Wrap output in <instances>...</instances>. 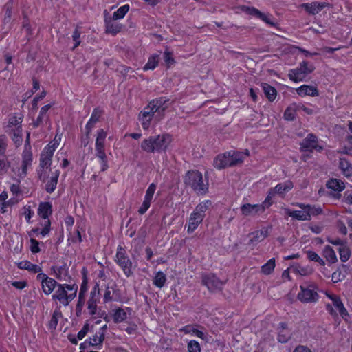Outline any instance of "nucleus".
I'll use <instances>...</instances> for the list:
<instances>
[{
	"mask_svg": "<svg viewBox=\"0 0 352 352\" xmlns=\"http://www.w3.org/2000/svg\"><path fill=\"white\" fill-rule=\"evenodd\" d=\"M52 213L53 206L52 203L49 201L40 202L37 209V214L43 220V221L39 222L42 228H33L29 232V235L31 236V233H34L37 236L39 235L43 237L47 236L52 230V222L50 217Z\"/></svg>",
	"mask_w": 352,
	"mask_h": 352,
	"instance_id": "1",
	"label": "nucleus"
},
{
	"mask_svg": "<svg viewBox=\"0 0 352 352\" xmlns=\"http://www.w3.org/2000/svg\"><path fill=\"white\" fill-rule=\"evenodd\" d=\"M172 142V135L163 133L157 136H150L141 142V148L147 153L165 152Z\"/></svg>",
	"mask_w": 352,
	"mask_h": 352,
	"instance_id": "2",
	"label": "nucleus"
},
{
	"mask_svg": "<svg viewBox=\"0 0 352 352\" xmlns=\"http://www.w3.org/2000/svg\"><path fill=\"white\" fill-rule=\"evenodd\" d=\"M78 287L77 284L58 283L52 298L63 306H67L76 296Z\"/></svg>",
	"mask_w": 352,
	"mask_h": 352,
	"instance_id": "3",
	"label": "nucleus"
},
{
	"mask_svg": "<svg viewBox=\"0 0 352 352\" xmlns=\"http://www.w3.org/2000/svg\"><path fill=\"white\" fill-rule=\"evenodd\" d=\"M242 153L236 151H229L217 155L213 161V166L217 170L232 167L243 162Z\"/></svg>",
	"mask_w": 352,
	"mask_h": 352,
	"instance_id": "4",
	"label": "nucleus"
},
{
	"mask_svg": "<svg viewBox=\"0 0 352 352\" xmlns=\"http://www.w3.org/2000/svg\"><path fill=\"white\" fill-rule=\"evenodd\" d=\"M100 299V289L98 283H96L89 294L88 300H85V304L82 307L80 314H76L77 317L84 316L85 318H96L98 313V304Z\"/></svg>",
	"mask_w": 352,
	"mask_h": 352,
	"instance_id": "5",
	"label": "nucleus"
},
{
	"mask_svg": "<svg viewBox=\"0 0 352 352\" xmlns=\"http://www.w3.org/2000/svg\"><path fill=\"white\" fill-rule=\"evenodd\" d=\"M184 183L197 195H204L208 192V184H204L202 173L197 170H188L184 176Z\"/></svg>",
	"mask_w": 352,
	"mask_h": 352,
	"instance_id": "6",
	"label": "nucleus"
},
{
	"mask_svg": "<svg viewBox=\"0 0 352 352\" xmlns=\"http://www.w3.org/2000/svg\"><path fill=\"white\" fill-rule=\"evenodd\" d=\"M300 292L298 294V300L304 303L316 302L319 300L318 286L315 284L300 285Z\"/></svg>",
	"mask_w": 352,
	"mask_h": 352,
	"instance_id": "7",
	"label": "nucleus"
},
{
	"mask_svg": "<svg viewBox=\"0 0 352 352\" xmlns=\"http://www.w3.org/2000/svg\"><path fill=\"white\" fill-rule=\"evenodd\" d=\"M115 261L123 270L126 277H130L133 274L132 262L127 256L125 249L121 245L117 248Z\"/></svg>",
	"mask_w": 352,
	"mask_h": 352,
	"instance_id": "8",
	"label": "nucleus"
},
{
	"mask_svg": "<svg viewBox=\"0 0 352 352\" xmlns=\"http://www.w3.org/2000/svg\"><path fill=\"white\" fill-rule=\"evenodd\" d=\"M313 71L314 67H309L307 60H303L300 63L299 67L289 71L288 77L292 81L299 82L303 81L306 76L311 74Z\"/></svg>",
	"mask_w": 352,
	"mask_h": 352,
	"instance_id": "9",
	"label": "nucleus"
},
{
	"mask_svg": "<svg viewBox=\"0 0 352 352\" xmlns=\"http://www.w3.org/2000/svg\"><path fill=\"white\" fill-rule=\"evenodd\" d=\"M81 273L82 276V283L80 287L78 300L75 307V314L78 315L80 314L82 307L85 304V296L88 290V277L87 268L84 267L82 269Z\"/></svg>",
	"mask_w": 352,
	"mask_h": 352,
	"instance_id": "10",
	"label": "nucleus"
},
{
	"mask_svg": "<svg viewBox=\"0 0 352 352\" xmlns=\"http://www.w3.org/2000/svg\"><path fill=\"white\" fill-rule=\"evenodd\" d=\"M300 149L302 152L312 153L314 151L321 152L323 146L318 144V138L314 133H309L305 138L300 142Z\"/></svg>",
	"mask_w": 352,
	"mask_h": 352,
	"instance_id": "11",
	"label": "nucleus"
},
{
	"mask_svg": "<svg viewBox=\"0 0 352 352\" xmlns=\"http://www.w3.org/2000/svg\"><path fill=\"white\" fill-rule=\"evenodd\" d=\"M36 280L41 282V290L46 296L52 294L59 283L43 272L36 275Z\"/></svg>",
	"mask_w": 352,
	"mask_h": 352,
	"instance_id": "12",
	"label": "nucleus"
},
{
	"mask_svg": "<svg viewBox=\"0 0 352 352\" xmlns=\"http://www.w3.org/2000/svg\"><path fill=\"white\" fill-rule=\"evenodd\" d=\"M33 160L34 157L32 153L22 152L21 166L16 170V175L20 178L24 179L26 177L28 173V170L32 168Z\"/></svg>",
	"mask_w": 352,
	"mask_h": 352,
	"instance_id": "13",
	"label": "nucleus"
},
{
	"mask_svg": "<svg viewBox=\"0 0 352 352\" xmlns=\"http://www.w3.org/2000/svg\"><path fill=\"white\" fill-rule=\"evenodd\" d=\"M202 285L207 287L208 290H221L225 284V282L219 279L214 274H206L202 276Z\"/></svg>",
	"mask_w": 352,
	"mask_h": 352,
	"instance_id": "14",
	"label": "nucleus"
},
{
	"mask_svg": "<svg viewBox=\"0 0 352 352\" xmlns=\"http://www.w3.org/2000/svg\"><path fill=\"white\" fill-rule=\"evenodd\" d=\"M7 147L6 136L0 135V174L6 173L10 167V162L6 155Z\"/></svg>",
	"mask_w": 352,
	"mask_h": 352,
	"instance_id": "15",
	"label": "nucleus"
},
{
	"mask_svg": "<svg viewBox=\"0 0 352 352\" xmlns=\"http://www.w3.org/2000/svg\"><path fill=\"white\" fill-rule=\"evenodd\" d=\"M241 10L248 15L253 16L255 18L263 21V22L270 25L272 27L275 26V23L271 19V15L263 13L262 12H261L259 10L254 7L242 6H241Z\"/></svg>",
	"mask_w": 352,
	"mask_h": 352,
	"instance_id": "16",
	"label": "nucleus"
},
{
	"mask_svg": "<svg viewBox=\"0 0 352 352\" xmlns=\"http://www.w3.org/2000/svg\"><path fill=\"white\" fill-rule=\"evenodd\" d=\"M155 113V112L149 108L148 105L144 107L139 113L138 120L144 131L150 129Z\"/></svg>",
	"mask_w": 352,
	"mask_h": 352,
	"instance_id": "17",
	"label": "nucleus"
},
{
	"mask_svg": "<svg viewBox=\"0 0 352 352\" xmlns=\"http://www.w3.org/2000/svg\"><path fill=\"white\" fill-rule=\"evenodd\" d=\"M132 311V308L129 307H116L111 310L110 316L114 323L119 324L125 321L127 316L131 315Z\"/></svg>",
	"mask_w": 352,
	"mask_h": 352,
	"instance_id": "18",
	"label": "nucleus"
},
{
	"mask_svg": "<svg viewBox=\"0 0 352 352\" xmlns=\"http://www.w3.org/2000/svg\"><path fill=\"white\" fill-rule=\"evenodd\" d=\"M325 295L328 298H329L332 301L333 306L338 311L341 317L343 319L346 320L349 315L346 309L344 307V305L340 297L336 294L330 293L329 292H326Z\"/></svg>",
	"mask_w": 352,
	"mask_h": 352,
	"instance_id": "19",
	"label": "nucleus"
},
{
	"mask_svg": "<svg viewBox=\"0 0 352 352\" xmlns=\"http://www.w3.org/2000/svg\"><path fill=\"white\" fill-rule=\"evenodd\" d=\"M271 228L270 226L250 232L249 234L250 237L249 244L255 245L264 241L269 236Z\"/></svg>",
	"mask_w": 352,
	"mask_h": 352,
	"instance_id": "20",
	"label": "nucleus"
},
{
	"mask_svg": "<svg viewBox=\"0 0 352 352\" xmlns=\"http://www.w3.org/2000/svg\"><path fill=\"white\" fill-rule=\"evenodd\" d=\"M329 6V3L326 2L314 1L311 3H302L300 7L303 8L308 14L316 15L322 11L324 8Z\"/></svg>",
	"mask_w": 352,
	"mask_h": 352,
	"instance_id": "21",
	"label": "nucleus"
},
{
	"mask_svg": "<svg viewBox=\"0 0 352 352\" xmlns=\"http://www.w3.org/2000/svg\"><path fill=\"white\" fill-rule=\"evenodd\" d=\"M54 154V152H53L50 148L45 146L40 155L39 168L43 170L50 168Z\"/></svg>",
	"mask_w": 352,
	"mask_h": 352,
	"instance_id": "22",
	"label": "nucleus"
},
{
	"mask_svg": "<svg viewBox=\"0 0 352 352\" xmlns=\"http://www.w3.org/2000/svg\"><path fill=\"white\" fill-rule=\"evenodd\" d=\"M241 214L245 217L260 215L264 212L261 204H244L241 206Z\"/></svg>",
	"mask_w": 352,
	"mask_h": 352,
	"instance_id": "23",
	"label": "nucleus"
},
{
	"mask_svg": "<svg viewBox=\"0 0 352 352\" xmlns=\"http://www.w3.org/2000/svg\"><path fill=\"white\" fill-rule=\"evenodd\" d=\"M294 205L300 208V209H306V212H307L309 215V220L311 219V217H316L323 213L322 208L318 204L311 205L296 202L294 204Z\"/></svg>",
	"mask_w": 352,
	"mask_h": 352,
	"instance_id": "24",
	"label": "nucleus"
},
{
	"mask_svg": "<svg viewBox=\"0 0 352 352\" xmlns=\"http://www.w3.org/2000/svg\"><path fill=\"white\" fill-rule=\"evenodd\" d=\"M114 19L112 17L104 16V28L105 33L116 36L117 34L121 32L122 25L117 22H114Z\"/></svg>",
	"mask_w": 352,
	"mask_h": 352,
	"instance_id": "25",
	"label": "nucleus"
},
{
	"mask_svg": "<svg viewBox=\"0 0 352 352\" xmlns=\"http://www.w3.org/2000/svg\"><path fill=\"white\" fill-rule=\"evenodd\" d=\"M104 338V336H102V332L99 333L96 331L92 337L86 339L83 343L80 344V348H82L84 345L89 344L96 349L100 350L102 347Z\"/></svg>",
	"mask_w": 352,
	"mask_h": 352,
	"instance_id": "26",
	"label": "nucleus"
},
{
	"mask_svg": "<svg viewBox=\"0 0 352 352\" xmlns=\"http://www.w3.org/2000/svg\"><path fill=\"white\" fill-rule=\"evenodd\" d=\"M168 101L169 99L164 96H161L151 100L147 105L155 113L164 112L167 108L166 104Z\"/></svg>",
	"mask_w": 352,
	"mask_h": 352,
	"instance_id": "27",
	"label": "nucleus"
},
{
	"mask_svg": "<svg viewBox=\"0 0 352 352\" xmlns=\"http://www.w3.org/2000/svg\"><path fill=\"white\" fill-rule=\"evenodd\" d=\"M107 133L103 129L97 131L96 139L95 142L96 153H105V142Z\"/></svg>",
	"mask_w": 352,
	"mask_h": 352,
	"instance_id": "28",
	"label": "nucleus"
},
{
	"mask_svg": "<svg viewBox=\"0 0 352 352\" xmlns=\"http://www.w3.org/2000/svg\"><path fill=\"white\" fill-rule=\"evenodd\" d=\"M278 329L277 340L283 344L287 343L290 340L292 336L287 323L285 322H280Z\"/></svg>",
	"mask_w": 352,
	"mask_h": 352,
	"instance_id": "29",
	"label": "nucleus"
},
{
	"mask_svg": "<svg viewBox=\"0 0 352 352\" xmlns=\"http://www.w3.org/2000/svg\"><path fill=\"white\" fill-rule=\"evenodd\" d=\"M204 219V218H203L201 215H199L192 211L188 219L187 232L188 234H191L195 232L199 226L203 222Z\"/></svg>",
	"mask_w": 352,
	"mask_h": 352,
	"instance_id": "30",
	"label": "nucleus"
},
{
	"mask_svg": "<svg viewBox=\"0 0 352 352\" xmlns=\"http://www.w3.org/2000/svg\"><path fill=\"white\" fill-rule=\"evenodd\" d=\"M60 173V170L58 169L52 172V175L46 181L45 186V190L47 193L52 194L56 190Z\"/></svg>",
	"mask_w": 352,
	"mask_h": 352,
	"instance_id": "31",
	"label": "nucleus"
},
{
	"mask_svg": "<svg viewBox=\"0 0 352 352\" xmlns=\"http://www.w3.org/2000/svg\"><path fill=\"white\" fill-rule=\"evenodd\" d=\"M298 96L305 97L306 96H318L319 95L318 89L313 85H302L296 89Z\"/></svg>",
	"mask_w": 352,
	"mask_h": 352,
	"instance_id": "32",
	"label": "nucleus"
},
{
	"mask_svg": "<svg viewBox=\"0 0 352 352\" xmlns=\"http://www.w3.org/2000/svg\"><path fill=\"white\" fill-rule=\"evenodd\" d=\"M16 266L20 270H25L31 273L39 274L42 272V267L40 265L32 263L28 260H23L18 262Z\"/></svg>",
	"mask_w": 352,
	"mask_h": 352,
	"instance_id": "33",
	"label": "nucleus"
},
{
	"mask_svg": "<svg viewBox=\"0 0 352 352\" xmlns=\"http://www.w3.org/2000/svg\"><path fill=\"white\" fill-rule=\"evenodd\" d=\"M54 103H50L46 105H44L41 107L39 114L36 119L33 122V127L34 128H38L39 126H41L45 119H48L49 116L47 115L48 111L54 106Z\"/></svg>",
	"mask_w": 352,
	"mask_h": 352,
	"instance_id": "34",
	"label": "nucleus"
},
{
	"mask_svg": "<svg viewBox=\"0 0 352 352\" xmlns=\"http://www.w3.org/2000/svg\"><path fill=\"white\" fill-rule=\"evenodd\" d=\"M56 279L62 280L68 275V268L66 264L61 265H52L50 268Z\"/></svg>",
	"mask_w": 352,
	"mask_h": 352,
	"instance_id": "35",
	"label": "nucleus"
},
{
	"mask_svg": "<svg viewBox=\"0 0 352 352\" xmlns=\"http://www.w3.org/2000/svg\"><path fill=\"white\" fill-rule=\"evenodd\" d=\"M160 60V54L154 53L149 56L147 63L142 69L144 72L154 70L158 65Z\"/></svg>",
	"mask_w": 352,
	"mask_h": 352,
	"instance_id": "36",
	"label": "nucleus"
},
{
	"mask_svg": "<svg viewBox=\"0 0 352 352\" xmlns=\"http://www.w3.org/2000/svg\"><path fill=\"white\" fill-rule=\"evenodd\" d=\"M261 87L267 100L270 102L274 101L277 96L276 88L267 82H262Z\"/></svg>",
	"mask_w": 352,
	"mask_h": 352,
	"instance_id": "37",
	"label": "nucleus"
},
{
	"mask_svg": "<svg viewBox=\"0 0 352 352\" xmlns=\"http://www.w3.org/2000/svg\"><path fill=\"white\" fill-rule=\"evenodd\" d=\"M179 331L185 334H190L191 336H196L202 340H204L206 337L204 333L202 331L196 329L193 324L185 325L181 328Z\"/></svg>",
	"mask_w": 352,
	"mask_h": 352,
	"instance_id": "38",
	"label": "nucleus"
},
{
	"mask_svg": "<svg viewBox=\"0 0 352 352\" xmlns=\"http://www.w3.org/2000/svg\"><path fill=\"white\" fill-rule=\"evenodd\" d=\"M302 210H287L286 214L298 221H309V215L306 212V209H302Z\"/></svg>",
	"mask_w": 352,
	"mask_h": 352,
	"instance_id": "39",
	"label": "nucleus"
},
{
	"mask_svg": "<svg viewBox=\"0 0 352 352\" xmlns=\"http://www.w3.org/2000/svg\"><path fill=\"white\" fill-rule=\"evenodd\" d=\"M294 188V184L291 180H287L285 182L278 183L274 189L276 190L277 194L280 197H284L285 194L290 191Z\"/></svg>",
	"mask_w": 352,
	"mask_h": 352,
	"instance_id": "40",
	"label": "nucleus"
},
{
	"mask_svg": "<svg viewBox=\"0 0 352 352\" xmlns=\"http://www.w3.org/2000/svg\"><path fill=\"white\" fill-rule=\"evenodd\" d=\"M152 281L155 287L161 289L165 285L167 281L166 275L162 271H158L155 272Z\"/></svg>",
	"mask_w": 352,
	"mask_h": 352,
	"instance_id": "41",
	"label": "nucleus"
},
{
	"mask_svg": "<svg viewBox=\"0 0 352 352\" xmlns=\"http://www.w3.org/2000/svg\"><path fill=\"white\" fill-rule=\"evenodd\" d=\"M212 206V201L209 199L204 200L197 205L193 212L199 215H201L203 218L206 217V211Z\"/></svg>",
	"mask_w": 352,
	"mask_h": 352,
	"instance_id": "42",
	"label": "nucleus"
},
{
	"mask_svg": "<svg viewBox=\"0 0 352 352\" xmlns=\"http://www.w3.org/2000/svg\"><path fill=\"white\" fill-rule=\"evenodd\" d=\"M326 186L327 188L338 192L342 191L345 188L344 184L342 180L334 178L328 180Z\"/></svg>",
	"mask_w": 352,
	"mask_h": 352,
	"instance_id": "43",
	"label": "nucleus"
},
{
	"mask_svg": "<svg viewBox=\"0 0 352 352\" xmlns=\"http://www.w3.org/2000/svg\"><path fill=\"white\" fill-rule=\"evenodd\" d=\"M322 255L327 262L335 263L338 261V258L334 250L330 245H326L322 251Z\"/></svg>",
	"mask_w": 352,
	"mask_h": 352,
	"instance_id": "44",
	"label": "nucleus"
},
{
	"mask_svg": "<svg viewBox=\"0 0 352 352\" xmlns=\"http://www.w3.org/2000/svg\"><path fill=\"white\" fill-rule=\"evenodd\" d=\"M11 138L16 147L21 145L23 142L22 138V126H18V127L12 129L10 133Z\"/></svg>",
	"mask_w": 352,
	"mask_h": 352,
	"instance_id": "45",
	"label": "nucleus"
},
{
	"mask_svg": "<svg viewBox=\"0 0 352 352\" xmlns=\"http://www.w3.org/2000/svg\"><path fill=\"white\" fill-rule=\"evenodd\" d=\"M339 167L342 173L346 177H349L352 175V164L346 159L340 158Z\"/></svg>",
	"mask_w": 352,
	"mask_h": 352,
	"instance_id": "46",
	"label": "nucleus"
},
{
	"mask_svg": "<svg viewBox=\"0 0 352 352\" xmlns=\"http://www.w3.org/2000/svg\"><path fill=\"white\" fill-rule=\"evenodd\" d=\"M63 316L60 311L55 309L53 311L52 318L47 324L48 329L51 330H55L57 327L58 320Z\"/></svg>",
	"mask_w": 352,
	"mask_h": 352,
	"instance_id": "47",
	"label": "nucleus"
},
{
	"mask_svg": "<svg viewBox=\"0 0 352 352\" xmlns=\"http://www.w3.org/2000/svg\"><path fill=\"white\" fill-rule=\"evenodd\" d=\"M276 267V261L274 258H272L267 261L266 263L261 266V272L265 275L271 274Z\"/></svg>",
	"mask_w": 352,
	"mask_h": 352,
	"instance_id": "48",
	"label": "nucleus"
},
{
	"mask_svg": "<svg viewBox=\"0 0 352 352\" xmlns=\"http://www.w3.org/2000/svg\"><path fill=\"white\" fill-rule=\"evenodd\" d=\"M130 6L125 4L120 7L116 12H113L112 19L120 20L123 19L126 13L129 11Z\"/></svg>",
	"mask_w": 352,
	"mask_h": 352,
	"instance_id": "49",
	"label": "nucleus"
},
{
	"mask_svg": "<svg viewBox=\"0 0 352 352\" xmlns=\"http://www.w3.org/2000/svg\"><path fill=\"white\" fill-rule=\"evenodd\" d=\"M81 27L79 25H76L74 31L72 33V38L73 41L74 42V45L73 47L72 48V50H74L76 47H78L80 43V35H81V31H80Z\"/></svg>",
	"mask_w": 352,
	"mask_h": 352,
	"instance_id": "50",
	"label": "nucleus"
},
{
	"mask_svg": "<svg viewBox=\"0 0 352 352\" xmlns=\"http://www.w3.org/2000/svg\"><path fill=\"white\" fill-rule=\"evenodd\" d=\"M100 166V171L104 172L109 168L108 160L106 153H96Z\"/></svg>",
	"mask_w": 352,
	"mask_h": 352,
	"instance_id": "51",
	"label": "nucleus"
},
{
	"mask_svg": "<svg viewBox=\"0 0 352 352\" xmlns=\"http://www.w3.org/2000/svg\"><path fill=\"white\" fill-rule=\"evenodd\" d=\"M307 258L310 261L318 263L320 265L324 266L325 265L324 261L314 251L307 250L305 252Z\"/></svg>",
	"mask_w": 352,
	"mask_h": 352,
	"instance_id": "52",
	"label": "nucleus"
},
{
	"mask_svg": "<svg viewBox=\"0 0 352 352\" xmlns=\"http://www.w3.org/2000/svg\"><path fill=\"white\" fill-rule=\"evenodd\" d=\"M340 258L342 262H346L351 256V250L346 245H342L338 249Z\"/></svg>",
	"mask_w": 352,
	"mask_h": 352,
	"instance_id": "53",
	"label": "nucleus"
},
{
	"mask_svg": "<svg viewBox=\"0 0 352 352\" xmlns=\"http://www.w3.org/2000/svg\"><path fill=\"white\" fill-rule=\"evenodd\" d=\"M163 59L168 68L175 65L176 61L173 57V52L165 50L163 54Z\"/></svg>",
	"mask_w": 352,
	"mask_h": 352,
	"instance_id": "54",
	"label": "nucleus"
},
{
	"mask_svg": "<svg viewBox=\"0 0 352 352\" xmlns=\"http://www.w3.org/2000/svg\"><path fill=\"white\" fill-rule=\"evenodd\" d=\"M346 144H345L342 148L341 153L352 156V135H349L346 137Z\"/></svg>",
	"mask_w": 352,
	"mask_h": 352,
	"instance_id": "55",
	"label": "nucleus"
},
{
	"mask_svg": "<svg viewBox=\"0 0 352 352\" xmlns=\"http://www.w3.org/2000/svg\"><path fill=\"white\" fill-rule=\"evenodd\" d=\"M80 230H82V228H80V226L77 224L74 235L69 238V240H70L72 243H80L82 242Z\"/></svg>",
	"mask_w": 352,
	"mask_h": 352,
	"instance_id": "56",
	"label": "nucleus"
},
{
	"mask_svg": "<svg viewBox=\"0 0 352 352\" xmlns=\"http://www.w3.org/2000/svg\"><path fill=\"white\" fill-rule=\"evenodd\" d=\"M103 113V109H102L100 107H96L93 109L89 120L96 124L97 122L99 121L100 118H101Z\"/></svg>",
	"mask_w": 352,
	"mask_h": 352,
	"instance_id": "57",
	"label": "nucleus"
},
{
	"mask_svg": "<svg viewBox=\"0 0 352 352\" xmlns=\"http://www.w3.org/2000/svg\"><path fill=\"white\" fill-rule=\"evenodd\" d=\"M296 111L292 107H288L284 112V118L287 121H293L295 120Z\"/></svg>",
	"mask_w": 352,
	"mask_h": 352,
	"instance_id": "58",
	"label": "nucleus"
},
{
	"mask_svg": "<svg viewBox=\"0 0 352 352\" xmlns=\"http://www.w3.org/2000/svg\"><path fill=\"white\" fill-rule=\"evenodd\" d=\"M61 141V135L56 134L52 141L47 144L45 147L50 148L53 152H55L56 148L60 144Z\"/></svg>",
	"mask_w": 352,
	"mask_h": 352,
	"instance_id": "59",
	"label": "nucleus"
},
{
	"mask_svg": "<svg viewBox=\"0 0 352 352\" xmlns=\"http://www.w3.org/2000/svg\"><path fill=\"white\" fill-rule=\"evenodd\" d=\"M23 214L24 215L25 221L28 223H32L31 219L33 217V216L34 214V212L31 209V206H25L23 207Z\"/></svg>",
	"mask_w": 352,
	"mask_h": 352,
	"instance_id": "60",
	"label": "nucleus"
},
{
	"mask_svg": "<svg viewBox=\"0 0 352 352\" xmlns=\"http://www.w3.org/2000/svg\"><path fill=\"white\" fill-rule=\"evenodd\" d=\"M151 201L152 200L144 198L142 205L138 208V213L141 215L145 214L146 211L149 209L151 204Z\"/></svg>",
	"mask_w": 352,
	"mask_h": 352,
	"instance_id": "61",
	"label": "nucleus"
},
{
	"mask_svg": "<svg viewBox=\"0 0 352 352\" xmlns=\"http://www.w3.org/2000/svg\"><path fill=\"white\" fill-rule=\"evenodd\" d=\"M188 352H200L201 351V346L199 343L195 340H192L188 343Z\"/></svg>",
	"mask_w": 352,
	"mask_h": 352,
	"instance_id": "62",
	"label": "nucleus"
},
{
	"mask_svg": "<svg viewBox=\"0 0 352 352\" xmlns=\"http://www.w3.org/2000/svg\"><path fill=\"white\" fill-rule=\"evenodd\" d=\"M64 221L67 231L69 233V235H72V227L75 222L74 218L72 215H67L65 218Z\"/></svg>",
	"mask_w": 352,
	"mask_h": 352,
	"instance_id": "63",
	"label": "nucleus"
},
{
	"mask_svg": "<svg viewBox=\"0 0 352 352\" xmlns=\"http://www.w3.org/2000/svg\"><path fill=\"white\" fill-rule=\"evenodd\" d=\"M156 188H157V186H156L155 184L151 183V184H149L148 188L146 190V194L144 195V198L148 199L149 200H152L154 193L156 190Z\"/></svg>",
	"mask_w": 352,
	"mask_h": 352,
	"instance_id": "64",
	"label": "nucleus"
}]
</instances>
